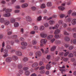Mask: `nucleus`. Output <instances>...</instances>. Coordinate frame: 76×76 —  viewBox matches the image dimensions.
Segmentation results:
<instances>
[{"label": "nucleus", "mask_w": 76, "mask_h": 76, "mask_svg": "<svg viewBox=\"0 0 76 76\" xmlns=\"http://www.w3.org/2000/svg\"><path fill=\"white\" fill-rule=\"evenodd\" d=\"M42 19V17H41V16H39L37 18V20H38V21H39V20H41Z\"/></svg>", "instance_id": "48"}, {"label": "nucleus", "mask_w": 76, "mask_h": 76, "mask_svg": "<svg viewBox=\"0 0 76 76\" xmlns=\"http://www.w3.org/2000/svg\"><path fill=\"white\" fill-rule=\"evenodd\" d=\"M28 6V5L27 4H25L22 5V7L23 8H25V7H26L27 6Z\"/></svg>", "instance_id": "21"}, {"label": "nucleus", "mask_w": 76, "mask_h": 76, "mask_svg": "<svg viewBox=\"0 0 76 76\" xmlns=\"http://www.w3.org/2000/svg\"><path fill=\"white\" fill-rule=\"evenodd\" d=\"M56 48V46H53L51 48L50 50L51 51H54Z\"/></svg>", "instance_id": "20"}, {"label": "nucleus", "mask_w": 76, "mask_h": 76, "mask_svg": "<svg viewBox=\"0 0 76 76\" xmlns=\"http://www.w3.org/2000/svg\"><path fill=\"white\" fill-rule=\"evenodd\" d=\"M60 25L58 24L56 25L54 27H53V29H57L58 28Z\"/></svg>", "instance_id": "15"}, {"label": "nucleus", "mask_w": 76, "mask_h": 76, "mask_svg": "<svg viewBox=\"0 0 76 76\" xmlns=\"http://www.w3.org/2000/svg\"><path fill=\"white\" fill-rule=\"evenodd\" d=\"M4 23L5 25L7 26L10 23V22L8 20H5L4 21Z\"/></svg>", "instance_id": "6"}, {"label": "nucleus", "mask_w": 76, "mask_h": 76, "mask_svg": "<svg viewBox=\"0 0 76 76\" xmlns=\"http://www.w3.org/2000/svg\"><path fill=\"white\" fill-rule=\"evenodd\" d=\"M67 30L69 32H71L72 31V28L70 27H68L67 28Z\"/></svg>", "instance_id": "34"}, {"label": "nucleus", "mask_w": 76, "mask_h": 76, "mask_svg": "<svg viewBox=\"0 0 76 76\" xmlns=\"http://www.w3.org/2000/svg\"><path fill=\"white\" fill-rule=\"evenodd\" d=\"M73 48H74V46L73 45H71L69 48V49L70 50H73Z\"/></svg>", "instance_id": "36"}, {"label": "nucleus", "mask_w": 76, "mask_h": 76, "mask_svg": "<svg viewBox=\"0 0 76 76\" xmlns=\"http://www.w3.org/2000/svg\"><path fill=\"white\" fill-rule=\"evenodd\" d=\"M47 50H45V54H47V53H48V48H47Z\"/></svg>", "instance_id": "47"}, {"label": "nucleus", "mask_w": 76, "mask_h": 76, "mask_svg": "<svg viewBox=\"0 0 76 76\" xmlns=\"http://www.w3.org/2000/svg\"><path fill=\"white\" fill-rule=\"evenodd\" d=\"M49 23L50 25H53L55 23V21L54 20H50L49 22Z\"/></svg>", "instance_id": "8"}, {"label": "nucleus", "mask_w": 76, "mask_h": 76, "mask_svg": "<svg viewBox=\"0 0 76 76\" xmlns=\"http://www.w3.org/2000/svg\"><path fill=\"white\" fill-rule=\"evenodd\" d=\"M20 11H19V10H15V13H19V12Z\"/></svg>", "instance_id": "60"}, {"label": "nucleus", "mask_w": 76, "mask_h": 76, "mask_svg": "<svg viewBox=\"0 0 76 76\" xmlns=\"http://www.w3.org/2000/svg\"><path fill=\"white\" fill-rule=\"evenodd\" d=\"M58 23L59 25H62L63 23V20H59Z\"/></svg>", "instance_id": "32"}, {"label": "nucleus", "mask_w": 76, "mask_h": 76, "mask_svg": "<svg viewBox=\"0 0 76 76\" xmlns=\"http://www.w3.org/2000/svg\"><path fill=\"white\" fill-rule=\"evenodd\" d=\"M64 54V53H63V52H60L59 54V55L60 56H62Z\"/></svg>", "instance_id": "50"}, {"label": "nucleus", "mask_w": 76, "mask_h": 76, "mask_svg": "<svg viewBox=\"0 0 76 76\" xmlns=\"http://www.w3.org/2000/svg\"><path fill=\"white\" fill-rule=\"evenodd\" d=\"M71 12H72V10H69L68 12V15H67L66 17H65V18H66L68 17V16H69L70 15V14H71Z\"/></svg>", "instance_id": "22"}, {"label": "nucleus", "mask_w": 76, "mask_h": 76, "mask_svg": "<svg viewBox=\"0 0 76 76\" xmlns=\"http://www.w3.org/2000/svg\"><path fill=\"white\" fill-rule=\"evenodd\" d=\"M12 59L11 58L9 57L6 58L5 61L7 63H10L12 61Z\"/></svg>", "instance_id": "4"}, {"label": "nucleus", "mask_w": 76, "mask_h": 76, "mask_svg": "<svg viewBox=\"0 0 76 76\" xmlns=\"http://www.w3.org/2000/svg\"><path fill=\"white\" fill-rule=\"evenodd\" d=\"M73 42L74 44H76V39H75L73 40Z\"/></svg>", "instance_id": "61"}, {"label": "nucleus", "mask_w": 76, "mask_h": 76, "mask_svg": "<svg viewBox=\"0 0 76 76\" xmlns=\"http://www.w3.org/2000/svg\"><path fill=\"white\" fill-rule=\"evenodd\" d=\"M69 54V52H67L64 54V56H65V57H66V56H68Z\"/></svg>", "instance_id": "44"}, {"label": "nucleus", "mask_w": 76, "mask_h": 76, "mask_svg": "<svg viewBox=\"0 0 76 76\" xmlns=\"http://www.w3.org/2000/svg\"><path fill=\"white\" fill-rule=\"evenodd\" d=\"M25 75H26V76H28L30 75V72L28 71H26L25 72Z\"/></svg>", "instance_id": "19"}, {"label": "nucleus", "mask_w": 76, "mask_h": 76, "mask_svg": "<svg viewBox=\"0 0 76 76\" xmlns=\"http://www.w3.org/2000/svg\"><path fill=\"white\" fill-rule=\"evenodd\" d=\"M69 44H66L65 45V48H68L69 47Z\"/></svg>", "instance_id": "53"}, {"label": "nucleus", "mask_w": 76, "mask_h": 76, "mask_svg": "<svg viewBox=\"0 0 76 76\" xmlns=\"http://www.w3.org/2000/svg\"><path fill=\"white\" fill-rule=\"evenodd\" d=\"M62 35L61 34L59 36V35H56L55 36V38H57V39H58V38H60V37H61V36H62Z\"/></svg>", "instance_id": "23"}, {"label": "nucleus", "mask_w": 76, "mask_h": 76, "mask_svg": "<svg viewBox=\"0 0 76 76\" xmlns=\"http://www.w3.org/2000/svg\"><path fill=\"white\" fill-rule=\"evenodd\" d=\"M45 69V67L42 66L40 67L39 70H43V69Z\"/></svg>", "instance_id": "54"}, {"label": "nucleus", "mask_w": 76, "mask_h": 76, "mask_svg": "<svg viewBox=\"0 0 76 76\" xmlns=\"http://www.w3.org/2000/svg\"><path fill=\"white\" fill-rule=\"evenodd\" d=\"M64 39L66 41H70V39L69 37H65L64 38Z\"/></svg>", "instance_id": "17"}, {"label": "nucleus", "mask_w": 76, "mask_h": 76, "mask_svg": "<svg viewBox=\"0 0 76 76\" xmlns=\"http://www.w3.org/2000/svg\"><path fill=\"white\" fill-rule=\"evenodd\" d=\"M7 48L8 50H10V49H11V47L9 45H7Z\"/></svg>", "instance_id": "52"}, {"label": "nucleus", "mask_w": 76, "mask_h": 76, "mask_svg": "<svg viewBox=\"0 0 76 76\" xmlns=\"http://www.w3.org/2000/svg\"><path fill=\"white\" fill-rule=\"evenodd\" d=\"M31 34H35V31H32L31 32Z\"/></svg>", "instance_id": "59"}, {"label": "nucleus", "mask_w": 76, "mask_h": 76, "mask_svg": "<svg viewBox=\"0 0 76 76\" xmlns=\"http://www.w3.org/2000/svg\"><path fill=\"white\" fill-rule=\"evenodd\" d=\"M21 45H23L21 46V48L22 49H23V50H25L26 48V46L27 45V43L26 42H21Z\"/></svg>", "instance_id": "2"}, {"label": "nucleus", "mask_w": 76, "mask_h": 76, "mask_svg": "<svg viewBox=\"0 0 76 76\" xmlns=\"http://www.w3.org/2000/svg\"><path fill=\"white\" fill-rule=\"evenodd\" d=\"M46 69L48 70H49L50 69V65L48 64L47 65L46 67Z\"/></svg>", "instance_id": "41"}, {"label": "nucleus", "mask_w": 76, "mask_h": 76, "mask_svg": "<svg viewBox=\"0 0 76 76\" xmlns=\"http://www.w3.org/2000/svg\"><path fill=\"white\" fill-rule=\"evenodd\" d=\"M62 59L64 61H68L69 59L67 58H62Z\"/></svg>", "instance_id": "28"}, {"label": "nucleus", "mask_w": 76, "mask_h": 76, "mask_svg": "<svg viewBox=\"0 0 76 76\" xmlns=\"http://www.w3.org/2000/svg\"><path fill=\"white\" fill-rule=\"evenodd\" d=\"M28 69V67H24L23 69V70H27Z\"/></svg>", "instance_id": "58"}, {"label": "nucleus", "mask_w": 76, "mask_h": 76, "mask_svg": "<svg viewBox=\"0 0 76 76\" xmlns=\"http://www.w3.org/2000/svg\"><path fill=\"white\" fill-rule=\"evenodd\" d=\"M73 31H75V32H76V28H74L72 29Z\"/></svg>", "instance_id": "63"}, {"label": "nucleus", "mask_w": 76, "mask_h": 76, "mask_svg": "<svg viewBox=\"0 0 76 76\" xmlns=\"http://www.w3.org/2000/svg\"><path fill=\"white\" fill-rule=\"evenodd\" d=\"M18 69H22V65L21 64H19L18 65Z\"/></svg>", "instance_id": "39"}, {"label": "nucleus", "mask_w": 76, "mask_h": 76, "mask_svg": "<svg viewBox=\"0 0 76 76\" xmlns=\"http://www.w3.org/2000/svg\"><path fill=\"white\" fill-rule=\"evenodd\" d=\"M39 29L40 31H43V30H44V26H40Z\"/></svg>", "instance_id": "25"}, {"label": "nucleus", "mask_w": 76, "mask_h": 76, "mask_svg": "<svg viewBox=\"0 0 76 76\" xmlns=\"http://www.w3.org/2000/svg\"><path fill=\"white\" fill-rule=\"evenodd\" d=\"M73 37L75 38H76V33H74L73 34Z\"/></svg>", "instance_id": "62"}, {"label": "nucleus", "mask_w": 76, "mask_h": 76, "mask_svg": "<svg viewBox=\"0 0 76 76\" xmlns=\"http://www.w3.org/2000/svg\"><path fill=\"white\" fill-rule=\"evenodd\" d=\"M62 25L63 26V28H66V27H67V24L65 23H62Z\"/></svg>", "instance_id": "33"}, {"label": "nucleus", "mask_w": 76, "mask_h": 76, "mask_svg": "<svg viewBox=\"0 0 76 76\" xmlns=\"http://www.w3.org/2000/svg\"><path fill=\"white\" fill-rule=\"evenodd\" d=\"M71 20H72V18H68L67 19V20H66V22H71Z\"/></svg>", "instance_id": "43"}, {"label": "nucleus", "mask_w": 76, "mask_h": 76, "mask_svg": "<svg viewBox=\"0 0 76 76\" xmlns=\"http://www.w3.org/2000/svg\"><path fill=\"white\" fill-rule=\"evenodd\" d=\"M52 4H51V2H49L47 3V6L49 7V6H51Z\"/></svg>", "instance_id": "40"}, {"label": "nucleus", "mask_w": 76, "mask_h": 76, "mask_svg": "<svg viewBox=\"0 0 76 76\" xmlns=\"http://www.w3.org/2000/svg\"><path fill=\"white\" fill-rule=\"evenodd\" d=\"M12 59L14 60H18V57L15 56H12Z\"/></svg>", "instance_id": "27"}, {"label": "nucleus", "mask_w": 76, "mask_h": 76, "mask_svg": "<svg viewBox=\"0 0 76 76\" xmlns=\"http://www.w3.org/2000/svg\"><path fill=\"white\" fill-rule=\"evenodd\" d=\"M31 76H37V75L35 73H33L31 75Z\"/></svg>", "instance_id": "64"}, {"label": "nucleus", "mask_w": 76, "mask_h": 76, "mask_svg": "<svg viewBox=\"0 0 76 76\" xmlns=\"http://www.w3.org/2000/svg\"><path fill=\"white\" fill-rule=\"evenodd\" d=\"M38 65V64L37 62L33 63L32 65V67H36Z\"/></svg>", "instance_id": "7"}, {"label": "nucleus", "mask_w": 76, "mask_h": 76, "mask_svg": "<svg viewBox=\"0 0 76 76\" xmlns=\"http://www.w3.org/2000/svg\"><path fill=\"white\" fill-rule=\"evenodd\" d=\"M32 44L33 45H35L37 42V41L35 40H33L32 41Z\"/></svg>", "instance_id": "29"}, {"label": "nucleus", "mask_w": 76, "mask_h": 76, "mask_svg": "<svg viewBox=\"0 0 76 76\" xmlns=\"http://www.w3.org/2000/svg\"><path fill=\"white\" fill-rule=\"evenodd\" d=\"M47 11L46 10H44L43 11V13H47Z\"/></svg>", "instance_id": "56"}, {"label": "nucleus", "mask_w": 76, "mask_h": 76, "mask_svg": "<svg viewBox=\"0 0 76 76\" xmlns=\"http://www.w3.org/2000/svg\"><path fill=\"white\" fill-rule=\"evenodd\" d=\"M69 57H73V54L72 53H70L68 56Z\"/></svg>", "instance_id": "35"}, {"label": "nucleus", "mask_w": 76, "mask_h": 76, "mask_svg": "<svg viewBox=\"0 0 76 76\" xmlns=\"http://www.w3.org/2000/svg\"><path fill=\"white\" fill-rule=\"evenodd\" d=\"M36 54L38 57H40L41 56V53L40 51H38L36 52Z\"/></svg>", "instance_id": "5"}, {"label": "nucleus", "mask_w": 76, "mask_h": 76, "mask_svg": "<svg viewBox=\"0 0 76 76\" xmlns=\"http://www.w3.org/2000/svg\"><path fill=\"white\" fill-rule=\"evenodd\" d=\"M4 52L5 54L3 55V57H6L8 56V54H7L8 50H7V49H5L4 50Z\"/></svg>", "instance_id": "3"}, {"label": "nucleus", "mask_w": 76, "mask_h": 76, "mask_svg": "<svg viewBox=\"0 0 76 76\" xmlns=\"http://www.w3.org/2000/svg\"><path fill=\"white\" fill-rule=\"evenodd\" d=\"M58 9L61 10H64V7L63 6H60L58 7Z\"/></svg>", "instance_id": "26"}, {"label": "nucleus", "mask_w": 76, "mask_h": 76, "mask_svg": "<svg viewBox=\"0 0 76 76\" xmlns=\"http://www.w3.org/2000/svg\"><path fill=\"white\" fill-rule=\"evenodd\" d=\"M65 16V15H64L61 14L60 15V18H64V17Z\"/></svg>", "instance_id": "55"}, {"label": "nucleus", "mask_w": 76, "mask_h": 76, "mask_svg": "<svg viewBox=\"0 0 76 76\" xmlns=\"http://www.w3.org/2000/svg\"><path fill=\"white\" fill-rule=\"evenodd\" d=\"M40 7L41 9H44V8H45V4H42L40 6Z\"/></svg>", "instance_id": "24"}, {"label": "nucleus", "mask_w": 76, "mask_h": 76, "mask_svg": "<svg viewBox=\"0 0 76 76\" xmlns=\"http://www.w3.org/2000/svg\"><path fill=\"white\" fill-rule=\"evenodd\" d=\"M44 26L45 27H48V23H46L44 24Z\"/></svg>", "instance_id": "49"}, {"label": "nucleus", "mask_w": 76, "mask_h": 76, "mask_svg": "<svg viewBox=\"0 0 76 76\" xmlns=\"http://www.w3.org/2000/svg\"><path fill=\"white\" fill-rule=\"evenodd\" d=\"M40 36L42 38H45L47 36V35L46 34L42 33L40 34Z\"/></svg>", "instance_id": "10"}, {"label": "nucleus", "mask_w": 76, "mask_h": 76, "mask_svg": "<svg viewBox=\"0 0 76 76\" xmlns=\"http://www.w3.org/2000/svg\"><path fill=\"white\" fill-rule=\"evenodd\" d=\"M23 60L24 61H27L28 60V58L26 57H25L23 59Z\"/></svg>", "instance_id": "45"}, {"label": "nucleus", "mask_w": 76, "mask_h": 76, "mask_svg": "<svg viewBox=\"0 0 76 76\" xmlns=\"http://www.w3.org/2000/svg\"><path fill=\"white\" fill-rule=\"evenodd\" d=\"M38 29H39V28H38V27L37 26H35L34 27V31H38Z\"/></svg>", "instance_id": "31"}, {"label": "nucleus", "mask_w": 76, "mask_h": 76, "mask_svg": "<svg viewBox=\"0 0 76 76\" xmlns=\"http://www.w3.org/2000/svg\"><path fill=\"white\" fill-rule=\"evenodd\" d=\"M64 34L65 35H69V33L67 32V31H64Z\"/></svg>", "instance_id": "42"}, {"label": "nucleus", "mask_w": 76, "mask_h": 76, "mask_svg": "<svg viewBox=\"0 0 76 76\" xmlns=\"http://www.w3.org/2000/svg\"><path fill=\"white\" fill-rule=\"evenodd\" d=\"M41 43L42 44H45L47 42V40L46 39H42L41 41Z\"/></svg>", "instance_id": "11"}, {"label": "nucleus", "mask_w": 76, "mask_h": 76, "mask_svg": "<svg viewBox=\"0 0 76 76\" xmlns=\"http://www.w3.org/2000/svg\"><path fill=\"white\" fill-rule=\"evenodd\" d=\"M60 32V30L59 29H57L56 30L54 33V34L57 35V34H58Z\"/></svg>", "instance_id": "9"}, {"label": "nucleus", "mask_w": 76, "mask_h": 76, "mask_svg": "<svg viewBox=\"0 0 76 76\" xmlns=\"http://www.w3.org/2000/svg\"><path fill=\"white\" fill-rule=\"evenodd\" d=\"M56 43L58 44H60L61 43V41L60 40H57L56 41Z\"/></svg>", "instance_id": "57"}, {"label": "nucleus", "mask_w": 76, "mask_h": 76, "mask_svg": "<svg viewBox=\"0 0 76 76\" xmlns=\"http://www.w3.org/2000/svg\"><path fill=\"white\" fill-rule=\"evenodd\" d=\"M53 37V35H50L48 36L47 37V39H51Z\"/></svg>", "instance_id": "18"}, {"label": "nucleus", "mask_w": 76, "mask_h": 76, "mask_svg": "<svg viewBox=\"0 0 76 76\" xmlns=\"http://www.w3.org/2000/svg\"><path fill=\"white\" fill-rule=\"evenodd\" d=\"M72 16H76V12H73L72 14Z\"/></svg>", "instance_id": "51"}, {"label": "nucleus", "mask_w": 76, "mask_h": 76, "mask_svg": "<svg viewBox=\"0 0 76 76\" xmlns=\"http://www.w3.org/2000/svg\"><path fill=\"white\" fill-rule=\"evenodd\" d=\"M19 24L18 23H15L14 24V26L15 27H18L19 26Z\"/></svg>", "instance_id": "30"}, {"label": "nucleus", "mask_w": 76, "mask_h": 76, "mask_svg": "<svg viewBox=\"0 0 76 76\" xmlns=\"http://www.w3.org/2000/svg\"><path fill=\"white\" fill-rule=\"evenodd\" d=\"M31 9L33 12H35L37 10V8L35 7H31Z\"/></svg>", "instance_id": "12"}, {"label": "nucleus", "mask_w": 76, "mask_h": 76, "mask_svg": "<svg viewBox=\"0 0 76 76\" xmlns=\"http://www.w3.org/2000/svg\"><path fill=\"white\" fill-rule=\"evenodd\" d=\"M72 25H75L76 23V19H73L72 20Z\"/></svg>", "instance_id": "16"}, {"label": "nucleus", "mask_w": 76, "mask_h": 76, "mask_svg": "<svg viewBox=\"0 0 76 76\" xmlns=\"http://www.w3.org/2000/svg\"><path fill=\"white\" fill-rule=\"evenodd\" d=\"M12 10L11 9H7L6 10L5 12L6 14H4V17H9V16H10V14L9 12H12Z\"/></svg>", "instance_id": "1"}, {"label": "nucleus", "mask_w": 76, "mask_h": 76, "mask_svg": "<svg viewBox=\"0 0 76 76\" xmlns=\"http://www.w3.org/2000/svg\"><path fill=\"white\" fill-rule=\"evenodd\" d=\"M26 18L27 21H31V18L29 16L26 17Z\"/></svg>", "instance_id": "13"}, {"label": "nucleus", "mask_w": 76, "mask_h": 76, "mask_svg": "<svg viewBox=\"0 0 76 76\" xmlns=\"http://www.w3.org/2000/svg\"><path fill=\"white\" fill-rule=\"evenodd\" d=\"M16 19H14V18H11V23H14L15 22V20H16Z\"/></svg>", "instance_id": "38"}, {"label": "nucleus", "mask_w": 76, "mask_h": 76, "mask_svg": "<svg viewBox=\"0 0 76 76\" xmlns=\"http://www.w3.org/2000/svg\"><path fill=\"white\" fill-rule=\"evenodd\" d=\"M15 53L18 56H22V53L20 51H17L15 52Z\"/></svg>", "instance_id": "14"}, {"label": "nucleus", "mask_w": 76, "mask_h": 76, "mask_svg": "<svg viewBox=\"0 0 76 76\" xmlns=\"http://www.w3.org/2000/svg\"><path fill=\"white\" fill-rule=\"evenodd\" d=\"M4 19L3 18H1L0 19V22L1 23H3L4 22Z\"/></svg>", "instance_id": "37"}, {"label": "nucleus", "mask_w": 76, "mask_h": 76, "mask_svg": "<svg viewBox=\"0 0 76 76\" xmlns=\"http://www.w3.org/2000/svg\"><path fill=\"white\" fill-rule=\"evenodd\" d=\"M19 72L20 75H22V74H23V70H19Z\"/></svg>", "instance_id": "46"}]
</instances>
